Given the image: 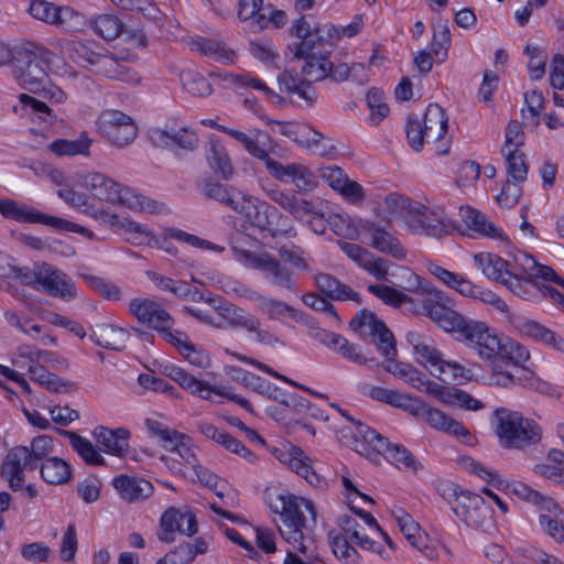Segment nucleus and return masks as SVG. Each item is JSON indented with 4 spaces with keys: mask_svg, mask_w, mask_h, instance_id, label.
<instances>
[{
    "mask_svg": "<svg viewBox=\"0 0 564 564\" xmlns=\"http://www.w3.org/2000/svg\"><path fill=\"white\" fill-rule=\"evenodd\" d=\"M271 198L299 220H305L310 213H314V204L294 193L275 192Z\"/></svg>",
    "mask_w": 564,
    "mask_h": 564,
    "instance_id": "nucleus-39",
    "label": "nucleus"
},
{
    "mask_svg": "<svg viewBox=\"0 0 564 564\" xmlns=\"http://www.w3.org/2000/svg\"><path fill=\"white\" fill-rule=\"evenodd\" d=\"M322 177L333 189L339 192L343 196L356 202L364 199L362 186L351 181L339 166L330 165L323 167Z\"/></svg>",
    "mask_w": 564,
    "mask_h": 564,
    "instance_id": "nucleus-23",
    "label": "nucleus"
},
{
    "mask_svg": "<svg viewBox=\"0 0 564 564\" xmlns=\"http://www.w3.org/2000/svg\"><path fill=\"white\" fill-rule=\"evenodd\" d=\"M40 291L66 301L77 296L75 282L65 272L45 262L40 264Z\"/></svg>",
    "mask_w": 564,
    "mask_h": 564,
    "instance_id": "nucleus-15",
    "label": "nucleus"
},
{
    "mask_svg": "<svg viewBox=\"0 0 564 564\" xmlns=\"http://www.w3.org/2000/svg\"><path fill=\"white\" fill-rule=\"evenodd\" d=\"M70 476V465L59 457L52 456L41 464V477L47 484L63 485Z\"/></svg>",
    "mask_w": 564,
    "mask_h": 564,
    "instance_id": "nucleus-40",
    "label": "nucleus"
},
{
    "mask_svg": "<svg viewBox=\"0 0 564 564\" xmlns=\"http://www.w3.org/2000/svg\"><path fill=\"white\" fill-rule=\"evenodd\" d=\"M314 40H308L306 42H301V46L303 47H314L318 51L324 52L325 46H334L335 43L339 39V32L333 24H325L318 28H315Z\"/></svg>",
    "mask_w": 564,
    "mask_h": 564,
    "instance_id": "nucleus-50",
    "label": "nucleus"
},
{
    "mask_svg": "<svg viewBox=\"0 0 564 564\" xmlns=\"http://www.w3.org/2000/svg\"><path fill=\"white\" fill-rule=\"evenodd\" d=\"M368 395L372 400L401 409L413 416L425 417L431 426L438 430H443L448 420L443 412L431 408L424 400L404 390H368Z\"/></svg>",
    "mask_w": 564,
    "mask_h": 564,
    "instance_id": "nucleus-9",
    "label": "nucleus"
},
{
    "mask_svg": "<svg viewBox=\"0 0 564 564\" xmlns=\"http://www.w3.org/2000/svg\"><path fill=\"white\" fill-rule=\"evenodd\" d=\"M440 402L448 405H458L466 410H479L484 408L481 401L473 398L464 390H426Z\"/></svg>",
    "mask_w": 564,
    "mask_h": 564,
    "instance_id": "nucleus-45",
    "label": "nucleus"
},
{
    "mask_svg": "<svg viewBox=\"0 0 564 564\" xmlns=\"http://www.w3.org/2000/svg\"><path fill=\"white\" fill-rule=\"evenodd\" d=\"M93 140L87 132H82L77 140L70 141L66 139H57L50 143L48 149L58 156L68 155H89V148Z\"/></svg>",
    "mask_w": 564,
    "mask_h": 564,
    "instance_id": "nucleus-42",
    "label": "nucleus"
},
{
    "mask_svg": "<svg viewBox=\"0 0 564 564\" xmlns=\"http://www.w3.org/2000/svg\"><path fill=\"white\" fill-rule=\"evenodd\" d=\"M315 283L318 290L326 297L335 301L351 300L361 303L359 293L355 292L348 285L343 284L339 280L328 273H319L315 275Z\"/></svg>",
    "mask_w": 564,
    "mask_h": 564,
    "instance_id": "nucleus-31",
    "label": "nucleus"
},
{
    "mask_svg": "<svg viewBox=\"0 0 564 564\" xmlns=\"http://www.w3.org/2000/svg\"><path fill=\"white\" fill-rule=\"evenodd\" d=\"M232 252L236 260L247 268L260 271L271 285L289 292H297V273L273 254L267 251L254 252L237 246L232 247Z\"/></svg>",
    "mask_w": 564,
    "mask_h": 564,
    "instance_id": "nucleus-7",
    "label": "nucleus"
},
{
    "mask_svg": "<svg viewBox=\"0 0 564 564\" xmlns=\"http://www.w3.org/2000/svg\"><path fill=\"white\" fill-rule=\"evenodd\" d=\"M123 205L132 210L150 214L161 213L164 207L163 204H159L150 197L133 194L127 188L126 196H123Z\"/></svg>",
    "mask_w": 564,
    "mask_h": 564,
    "instance_id": "nucleus-55",
    "label": "nucleus"
},
{
    "mask_svg": "<svg viewBox=\"0 0 564 564\" xmlns=\"http://www.w3.org/2000/svg\"><path fill=\"white\" fill-rule=\"evenodd\" d=\"M361 228L367 231L369 245L379 252L390 254L397 260H401L405 257V250L391 228L369 220L365 221Z\"/></svg>",
    "mask_w": 564,
    "mask_h": 564,
    "instance_id": "nucleus-19",
    "label": "nucleus"
},
{
    "mask_svg": "<svg viewBox=\"0 0 564 564\" xmlns=\"http://www.w3.org/2000/svg\"><path fill=\"white\" fill-rule=\"evenodd\" d=\"M422 311L438 327L447 333H453L458 340L474 348L481 358L490 359L500 355L502 358L494 360L490 369L486 372L476 365L471 367L476 368L478 373L489 376L494 372V368L499 366L502 372L512 376L513 382L497 384L498 387L507 388L518 384L532 388L541 384V380L534 377L532 371L518 366L530 358L529 350L523 345L509 338L501 340L497 335L490 333L485 323L468 319L446 305L441 294H436L434 299L423 301Z\"/></svg>",
    "mask_w": 564,
    "mask_h": 564,
    "instance_id": "nucleus-1",
    "label": "nucleus"
},
{
    "mask_svg": "<svg viewBox=\"0 0 564 564\" xmlns=\"http://www.w3.org/2000/svg\"><path fill=\"white\" fill-rule=\"evenodd\" d=\"M150 139L155 147L167 149L176 156L192 152L198 147V137L194 130L185 127L178 129H152Z\"/></svg>",
    "mask_w": 564,
    "mask_h": 564,
    "instance_id": "nucleus-14",
    "label": "nucleus"
},
{
    "mask_svg": "<svg viewBox=\"0 0 564 564\" xmlns=\"http://www.w3.org/2000/svg\"><path fill=\"white\" fill-rule=\"evenodd\" d=\"M197 530V520L193 512H182L180 509L171 507L161 516L156 535L160 541L172 543L175 540L176 532L192 536Z\"/></svg>",
    "mask_w": 564,
    "mask_h": 564,
    "instance_id": "nucleus-13",
    "label": "nucleus"
},
{
    "mask_svg": "<svg viewBox=\"0 0 564 564\" xmlns=\"http://www.w3.org/2000/svg\"><path fill=\"white\" fill-rule=\"evenodd\" d=\"M97 442L106 447V452L117 456H124L128 449L130 432L127 429L116 430L98 426L94 431Z\"/></svg>",
    "mask_w": 564,
    "mask_h": 564,
    "instance_id": "nucleus-30",
    "label": "nucleus"
},
{
    "mask_svg": "<svg viewBox=\"0 0 564 564\" xmlns=\"http://www.w3.org/2000/svg\"><path fill=\"white\" fill-rule=\"evenodd\" d=\"M512 491L519 498L540 506L542 510L555 508V500L551 497L543 496L541 492L532 489L523 482H517L513 485Z\"/></svg>",
    "mask_w": 564,
    "mask_h": 564,
    "instance_id": "nucleus-56",
    "label": "nucleus"
},
{
    "mask_svg": "<svg viewBox=\"0 0 564 564\" xmlns=\"http://www.w3.org/2000/svg\"><path fill=\"white\" fill-rule=\"evenodd\" d=\"M443 497L451 505L453 512L460 520L474 507L480 506L484 499L480 495L463 490L457 486H449L445 489Z\"/></svg>",
    "mask_w": 564,
    "mask_h": 564,
    "instance_id": "nucleus-32",
    "label": "nucleus"
},
{
    "mask_svg": "<svg viewBox=\"0 0 564 564\" xmlns=\"http://www.w3.org/2000/svg\"><path fill=\"white\" fill-rule=\"evenodd\" d=\"M289 50L293 52L294 58L305 61L302 73L306 79L319 82L328 77L332 62L324 55V52L314 47H302L301 42L290 45Z\"/></svg>",
    "mask_w": 564,
    "mask_h": 564,
    "instance_id": "nucleus-17",
    "label": "nucleus"
},
{
    "mask_svg": "<svg viewBox=\"0 0 564 564\" xmlns=\"http://www.w3.org/2000/svg\"><path fill=\"white\" fill-rule=\"evenodd\" d=\"M102 46L90 40H73L66 43L65 51L68 57L79 66L90 70Z\"/></svg>",
    "mask_w": 564,
    "mask_h": 564,
    "instance_id": "nucleus-28",
    "label": "nucleus"
},
{
    "mask_svg": "<svg viewBox=\"0 0 564 564\" xmlns=\"http://www.w3.org/2000/svg\"><path fill=\"white\" fill-rule=\"evenodd\" d=\"M112 486L120 498L128 502L147 499L153 494L152 484L142 477L119 475L113 478Z\"/></svg>",
    "mask_w": 564,
    "mask_h": 564,
    "instance_id": "nucleus-22",
    "label": "nucleus"
},
{
    "mask_svg": "<svg viewBox=\"0 0 564 564\" xmlns=\"http://www.w3.org/2000/svg\"><path fill=\"white\" fill-rule=\"evenodd\" d=\"M0 213L3 217L13 219L18 223L42 224L58 230L77 232L89 237L93 235L85 227L78 224L44 214L35 207L20 204L17 200L9 198L0 199Z\"/></svg>",
    "mask_w": 564,
    "mask_h": 564,
    "instance_id": "nucleus-10",
    "label": "nucleus"
},
{
    "mask_svg": "<svg viewBox=\"0 0 564 564\" xmlns=\"http://www.w3.org/2000/svg\"><path fill=\"white\" fill-rule=\"evenodd\" d=\"M61 435L68 438L72 448L89 465H105L104 457L99 454L93 443L73 431L56 430Z\"/></svg>",
    "mask_w": 564,
    "mask_h": 564,
    "instance_id": "nucleus-37",
    "label": "nucleus"
},
{
    "mask_svg": "<svg viewBox=\"0 0 564 564\" xmlns=\"http://www.w3.org/2000/svg\"><path fill=\"white\" fill-rule=\"evenodd\" d=\"M218 310L220 316L224 317L231 327L252 332L257 329V325H261L260 319L257 316L246 312L237 305L225 303L224 305L218 306Z\"/></svg>",
    "mask_w": 564,
    "mask_h": 564,
    "instance_id": "nucleus-38",
    "label": "nucleus"
},
{
    "mask_svg": "<svg viewBox=\"0 0 564 564\" xmlns=\"http://www.w3.org/2000/svg\"><path fill=\"white\" fill-rule=\"evenodd\" d=\"M90 72L110 79L121 80L132 85H139L141 77L133 69L120 64L115 55L107 48L99 53Z\"/></svg>",
    "mask_w": 564,
    "mask_h": 564,
    "instance_id": "nucleus-20",
    "label": "nucleus"
},
{
    "mask_svg": "<svg viewBox=\"0 0 564 564\" xmlns=\"http://www.w3.org/2000/svg\"><path fill=\"white\" fill-rule=\"evenodd\" d=\"M183 88L193 96L206 97L213 93L209 82L194 69H184L180 74Z\"/></svg>",
    "mask_w": 564,
    "mask_h": 564,
    "instance_id": "nucleus-48",
    "label": "nucleus"
},
{
    "mask_svg": "<svg viewBox=\"0 0 564 564\" xmlns=\"http://www.w3.org/2000/svg\"><path fill=\"white\" fill-rule=\"evenodd\" d=\"M366 102L370 109L369 120L378 124L389 115V106L384 101L383 91L379 88H371L366 96Z\"/></svg>",
    "mask_w": 564,
    "mask_h": 564,
    "instance_id": "nucleus-53",
    "label": "nucleus"
},
{
    "mask_svg": "<svg viewBox=\"0 0 564 564\" xmlns=\"http://www.w3.org/2000/svg\"><path fill=\"white\" fill-rule=\"evenodd\" d=\"M474 262L482 274L499 283H503L511 272L510 263L495 253L481 252L474 256Z\"/></svg>",
    "mask_w": 564,
    "mask_h": 564,
    "instance_id": "nucleus-29",
    "label": "nucleus"
},
{
    "mask_svg": "<svg viewBox=\"0 0 564 564\" xmlns=\"http://www.w3.org/2000/svg\"><path fill=\"white\" fill-rule=\"evenodd\" d=\"M271 509L275 513H280L285 525H305L306 518L302 508L307 510L313 520H315L314 506L306 500L294 495H279L274 502L270 503Z\"/></svg>",
    "mask_w": 564,
    "mask_h": 564,
    "instance_id": "nucleus-18",
    "label": "nucleus"
},
{
    "mask_svg": "<svg viewBox=\"0 0 564 564\" xmlns=\"http://www.w3.org/2000/svg\"><path fill=\"white\" fill-rule=\"evenodd\" d=\"M280 460L285 463L291 470L296 473L302 478L306 479L310 471L313 470L311 459L305 453L297 446H293L288 458L280 457Z\"/></svg>",
    "mask_w": 564,
    "mask_h": 564,
    "instance_id": "nucleus-58",
    "label": "nucleus"
},
{
    "mask_svg": "<svg viewBox=\"0 0 564 564\" xmlns=\"http://www.w3.org/2000/svg\"><path fill=\"white\" fill-rule=\"evenodd\" d=\"M89 337L106 349L122 350L129 339V333L121 327L101 323L91 328Z\"/></svg>",
    "mask_w": 564,
    "mask_h": 564,
    "instance_id": "nucleus-24",
    "label": "nucleus"
},
{
    "mask_svg": "<svg viewBox=\"0 0 564 564\" xmlns=\"http://www.w3.org/2000/svg\"><path fill=\"white\" fill-rule=\"evenodd\" d=\"M101 133L111 142L113 145L123 148L135 139L138 134V128L133 124H123V127H113L101 131Z\"/></svg>",
    "mask_w": 564,
    "mask_h": 564,
    "instance_id": "nucleus-60",
    "label": "nucleus"
},
{
    "mask_svg": "<svg viewBox=\"0 0 564 564\" xmlns=\"http://www.w3.org/2000/svg\"><path fill=\"white\" fill-rule=\"evenodd\" d=\"M429 270L435 278L442 281L445 285L457 291L459 294L464 296H468V294L471 293V290H474V283L470 280L464 278L460 274L448 271L447 269L438 264H431L429 267Z\"/></svg>",
    "mask_w": 564,
    "mask_h": 564,
    "instance_id": "nucleus-46",
    "label": "nucleus"
},
{
    "mask_svg": "<svg viewBox=\"0 0 564 564\" xmlns=\"http://www.w3.org/2000/svg\"><path fill=\"white\" fill-rule=\"evenodd\" d=\"M539 516L541 529L558 543H564V512L555 502V508L544 509Z\"/></svg>",
    "mask_w": 564,
    "mask_h": 564,
    "instance_id": "nucleus-43",
    "label": "nucleus"
},
{
    "mask_svg": "<svg viewBox=\"0 0 564 564\" xmlns=\"http://www.w3.org/2000/svg\"><path fill=\"white\" fill-rule=\"evenodd\" d=\"M405 132L409 145L416 152L421 151L426 137L425 132H423L421 119L417 116L411 115L408 117Z\"/></svg>",
    "mask_w": 564,
    "mask_h": 564,
    "instance_id": "nucleus-62",
    "label": "nucleus"
},
{
    "mask_svg": "<svg viewBox=\"0 0 564 564\" xmlns=\"http://www.w3.org/2000/svg\"><path fill=\"white\" fill-rule=\"evenodd\" d=\"M268 172L284 183H294L300 192L308 193L317 186L315 174L305 165L291 163L283 165L278 161L268 162Z\"/></svg>",
    "mask_w": 564,
    "mask_h": 564,
    "instance_id": "nucleus-16",
    "label": "nucleus"
},
{
    "mask_svg": "<svg viewBox=\"0 0 564 564\" xmlns=\"http://www.w3.org/2000/svg\"><path fill=\"white\" fill-rule=\"evenodd\" d=\"M460 216L465 225L476 234L498 240L507 239L505 232L479 210L470 206L462 207Z\"/></svg>",
    "mask_w": 564,
    "mask_h": 564,
    "instance_id": "nucleus-25",
    "label": "nucleus"
},
{
    "mask_svg": "<svg viewBox=\"0 0 564 564\" xmlns=\"http://www.w3.org/2000/svg\"><path fill=\"white\" fill-rule=\"evenodd\" d=\"M102 219L111 226H119L124 229L127 240L135 246L149 245L152 239L151 230L137 221L123 218L120 219L115 214L102 213Z\"/></svg>",
    "mask_w": 564,
    "mask_h": 564,
    "instance_id": "nucleus-35",
    "label": "nucleus"
},
{
    "mask_svg": "<svg viewBox=\"0 0 564 564\" xmlns=\"http://www.w3.org/2000/svg\"><path fill=\"white\" fill-rule=\"evenodd\" d=\"M232 187L225 184L208 181L200 185V192L205 197L224 204L235 212H239V203L232 195Z\"/></svg>",
    "mask_w": 564,
    "mask_h": 564,
    "instance_id": "nucleus-47",
    "label": "nucleus"
},
{
    "mask_svg": "<svg viewBox=\"0 0 564 564\" xmlns=\"http://www.w3.org/2000/svg\"><path fill=\"white\" fill-rule=\"evenodd\" d=\"M84 185L91 194L100 199L108 203H120L123 204V196H126V189L121 188V185L113 180L107 177L102 173H90L85 176Z\"/></svg>",
    "mask_w": 564,
    "mask_h": 564,
    "instance_id": "nucleus-21",
    "label": "nucleus"
},
{
    "mask_svg": "<svg viewBox=\"0 0 564 564\" xmlns=\"http://www.w3.org/2000/svg\"><path fill=\"white\" fill-rule=\"evenodd\" d=\"M189 47L192 51L198 52L223 64H229L234 61V51L217 40L197 37L191 41Z\"/></svg>",
    "mask_w": 564,
    "mask_h": 564,
    "instance_id": "nucleus-36",
    "label": "nucleus"
},
{
    "mask_svg": "<svg viewBox=\"0 0 564 564\" xmlns=\"http://www.w3.org/2000/svg\"><path fill=\"white\" fill-rule=\"evenodd\" d=\"M251 208L252 210L248 212V217L252 224L261 230L270 231L274 237L279 219L282 216L279 209L263 200H256Z\"/></svg>",
    "mask_w": 564,
    "mask_h": 564,
    "instance_id": "nucleus-33",
    "label": "nucleus"
},
{
    "mask_svg": "<svg viewBox=\"0 0 564 564\" xmlns=\"http://www.w3.org/2000/svg\"><path fill=\"white\" fill-rule=\"evenodd\" d=\"M20 351L22 357L29 356L30 358L28 361V373L29 379L34 383L45 386L46 388H66L70 384L68 381L47 371L45 367L37 362L39 359H43L56 369H66L68 361L65 358L56 352L42 351L32 346H21Z\"/></svg>",
    "mask_w": 564,
    "mask_h": 564,
    "instance_id": "nucleus-11",
    "label": "nucleus"
},
{
    "mask_svg": "<svg viewBox=\"0 0 564 564\" xmlns=\"http://www.w3.org/2000/svg\"><path fill=\"white\" fill-rule=\"evenodd\" d=\"M496 434L500 445L508 449H521L541 441L540 426L516 411L505 408L496 409Z\"/></svg>",
    "mask_w": 564,
    "mask_h": 564,
    "instance_id": "nucleus-6",
    "label": "nucleus"
},
{
    "mask_svg": "<svg viewBox=\"0 0 564 564\" xmlns=\"http://www.w3.org/2000/svg\"><path fill=\"white\" fill-rule=\"evenodd\" d=\"M194 558L195 557L192 551V543L188 542L178 545L174 551L167 553L155 564H189L194 561Z\"/></svg>",
    "mask_w": 564,
    "mask_h": 564,
    "instance_id": "nucleus-64",
    "label": "nucleus"
},
{
    "mask_svg": "<svg viewBox=\"0 0 564 564\" xmlns=\"http://www.w3.org/2000/svg\"><path fill=\"white\" fill-rule=\"evenodd\" d=\"M261 311L268 313L272 319H280L281 317L289 316L292 319H299L300 312L285 302L268 297Z\"/></svg>",
    "mask_w": 564,
    "mask_h": 564,
    "instance_id": "nucleus-63",
    "label": "nucleus"
},
{
    "mask_svg": "<svg viewBox=\"0 0 564 564\" xmlns=\"http://www.w3.org/2000/svg\"><path fill=\"white\" fill-rule=\"evenodd\" d=\"M507 172L516 182L527 180L528 166L524 161V154L519 150H509L506 154Z\"/></svg>",
    "mask_w": 564,
    "mask_h": 564,
    "instance_id": "nucleus-61",
    "label": "nucleus"
},
{
    "mask_svg": "<svg viewBox=\"0 0 564 564\" xmlns=\"http://www.w3.org/2000/svg\"><path fill=\"white\" fill-rule=\"evenodd\" d=\"M20 104L13 107L14 113L20 117L30 119L32 121L39 120L40 122L52 124L55 121V116L52 109L42 100L33 96L21 94L19 96Z\"/></svg>",
    "mask_w": 564,
    "mask_h": 564,
    "instance_id": "nucleus-27",
    "label": "nucleus"
},
{
    "mask_svg": "<svg viewBox=\"0 0 564 564\" xmlns=\"http://www.w3.org/2000/svg\"><path fill=\"white\" fill-rule=\"evenodd\" d=\"M83 280L95 291H97L105 300L119 301L121 299V289L107 281L104 278L80 273Z\"/></svg>",
    "mask_w": 564,
    "mask_h": 564,
    "instance_id": "nucleus-54",
    "label": "nucleus"
},
{
    "mask_svg": "<svg viewBox=\"0 0 564 564\" xmlns=\"http://www.w3.org/2000/svg\"><path fill=\"white\" fill-rule=\"evenodd\" d=\"M339 534H330V546L334 555L345 564H359L361 556L358 551L351 545L355 543L359 547L372 551L382 557L384 556V550L382 546L370 539L362 532L361 525L350 516H344L339 518Z\"/></svg>",
    "mask_w": 564,
    "mask_h": 564,
    "instance_id": "nucleus-8",
    "label": "nucleus"
},
{
    "mask_svg": "<svg viewBox=\"0 0 564 564\" xmlns=\"http://www.w3.org/2000/svg\"><path fill=\"white\" fill-rule=\"evenodd\" d=\"M304 250L297 246H282L279 248L280 260L283 263H290L296 273L297 271H311V267L304 257Z\"/></svg>",
    "mask_w": 564,
    "mask_h": 564,
    "instance_id": "nucleus-59",
    "label": "nucleus"
},
{
    "mask_svg": "<svg viewBox=\"0 0 564 564\" xmlns=\"http://www.w3.org/2000/svg\"><path fill=\"white\" fill-rule=\"evenodd\" d=\"M93 29L100 37L111 41L120 35L122 23L115 15L100 14L93 21Z\"/></svg>",
    "mask_w": 564,
    "mask_h": 564,
    "instance_id": "nucleus-51",
    "label": "nucleus"
},
{
    "mask_svg": "<svg viewBox=\"0 0 564 564\" xmlns=\"http://www.w3.org/2000/svg\"><path fill=\"white\" fill-rule=\"evenodd\" d=\"M356 452L366 456L369 460L379 464L380 456L397 467H403L416 471L420 463L401 444H393L373 429L359 424L357 427Z\"/></svg>",
    "mask_w": 564,
    "mask_h": 564,
    "instance_id": "nucleus-5",
    "label": "nucleus"
},
{
    "mask_svg": "<svg viewBox=\"0 0 564 564\" xmlns=\"http://www.w3.org/2000/svg\"><path fill=\"white\" fill-rule=\"evenodd\" d=\"M510 323L516 330L534 340L549 344L555 339V334L551 329L525 317L512 316Z\"/></svg>",
    "mask_w": 564,
    "mask_h": 564,
    "instance_id": "nucleus-44",
    "label": "nucleus"
},
{
    "mask_svg": "<svg viewBox=\"0 0 564 564\" xmlns=\"http://www.w3.org/2000/svg\"><path fill=\"white\" fill-rule=\"evenodd\" d=\"M406 339L413 347L416 361L444 384L463 386L468 382L477 384H509L513 382L512 376L508 372H502L499 366L494 368L491 375L484 376L478 373L476 368H468L457 361L445 359L432 340L422 338L417 333H409Z\"/></svg>",
    "mask_w": 564,
    "mask_h": 564,
    "instance_id": "nucleus-2",
    "label": "nucleus"
},
{
    "mask_svg": "<svg viewBox=\"0 0 564 564\" xmlns=\"http://www.w3.org/2000/svg\"><path fill=\"white\" fill-rule=\"evenodd\" d=\"M164 375L176 382L181 388H213L194 375L187 373L184 369L176 366H165Z\"/></svg>",
    "mask_w": 564,
    "mask_h": 564,
    "instance_id": "nucleus-57",
    "label": "nucleus"
},
{
    "mask_svg": "<svg viewBox=\"0 0 564 564\" xmlns=\"http://www.w3.org/2000/svg\"><path fill=\"white\" fill-rule=\"evenodd\" d=\"M261 394L272 399L285 408L301 412L303 408L311 409L308 401L290 390H260Z\"/></svg>",
    "mask_w": 564,
    "mask_h": 564,
    "instance_id": "nucleus-52",
    "label": "nucleus"
},
{
    "mask_svg": "<svg viewBox=\"0 0 564 564\" xmlns=\"http://www.w3.org/2000/svg\"><path fill=\"white\" fill-rule=\"evenodd\" d=\"M405 219L413 234L433 238H441L455 228L443 210H434L420 203L413 205L412 213Z\"/></svg>",
    "mask_w": 564,
    "mask_h": 564,
    "instance_id": "nucleus-12",
    "label": "nucleus"
},
{
    "mask_svg": "<svg viewBox=\"0 0 564 564\" xmlns=\"http://www.w3.org/2000/svg\"><path fill=\"white\" fill-rule=\"evenodd\" d=\"M368 291L377 299L381 300L386 305L394 308L400 307L402 304L412 302L404 292L386 284H370Z\"/></svg>",
    "mask_w": 564,
    "mask_h": 564,
    "instance_id": "nucleus-49",
    "label": "nucleus"
},
{
    "mask_svg": "<svg viewBox=\"0 0 564 564\" xmlns=\"http://www.w3.org/2000/svg\"><path fill=\"white\" fill-rule=\"evenodd\" d=\"M421 122L427 143L440 141L447 132L448 117L445 110L437 104L427 106Z\"/></svg>",
    "mask_w": 564,
    "mask_h": 564,
    "instance_id": "nucleus-26",
    "label": "nucleus"
},
{
    "mask_svg": "<svg viewBox=\"0 0 564 564\" xmlns=\"http://www.w3.org/2000/svg\"><path fill=\"white\" fill-rule=\"evenodd\" d=\"M240 143L245 147L246 151L250 155L260 161H263L267 169L268 162L274 161L268 154V149L272 144V139L267 132L254 129L250 132V134H247L243 141Z\"/></svg>",
    "mask_w": 564,
    "mask_h": 564,
    "instance_id": "nucleus-41",
    "label": "nucleus"
},
{
    "mask_svg": "<svg viewBox=\"0 0 564 564\" xmlns=\"http://www.w3.org/2000/svg\"><path fill=\"white\" fill-rule=\"evenodd\" d=\"M349 324L351 329L358 332L362 338L371 337L378 351L386 358L382 362L384 370L394 378L411 384L412 388H421L425 384L426 388H443L438 383L431 382L427 376L414 366L394 359L397 356L394 335L373 312L361 310Z\"/></svg>",
    "mask_w": 564,
    "mask_h": 564,
    "instance_id": "nucleus-3",
    "label": "nucleus"
},
{
    "mask_svg": "<svg viewBox=\"0 0 564 564\" xmlns=\"http://www.w3.org/2000/svg\"><path fill=\"white\" fill-rule=\"evenodd\" d=\"M209 167L220 178L229 181L234 175V167L225 147L217 139H212L206 152Z\"/></svg>",
    "mask_w": 564,
    "mask_h": 564,
    "instance_id": "nucleus-34",
    "label": "nucleus"
},
{
    "mask_svg": "<svg viewBox=\"0 0 564 564\" xmlns=\"http://www.w3.org/2000/svg\"><path fill=\"white\" fill-rule=\"evenodd\" d=\"M50 55L48 50L33 42L15 45L12 73L21 88L59 104L66 99V95L48 77Z\"/></svg>",
    "mask_w": 564,
    "mask_h": 564,
    "instance_id": "nucleus-4",
    "label": "nucleus"
}]
</instances>
